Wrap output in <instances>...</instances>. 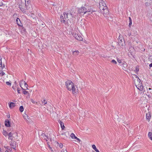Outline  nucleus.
Returning a JSON list of instances; mask_svg holds the SVG:
<instances>
[{"label": "nucleus", "mask_w": 152, "mask_h": 152, "mask_svg": "<svg viewBox=\"0 0 152 152\" xmlns=\"http://www.w3.org/2000/svg\"><path fill=\"white\" fill-rule=\"evenodd\" d=\"M99 8L101 12L102 13L104 16L107 17L109 15V11L105 2L101 0L99 3Z\"/></svg>", "instance_id": "1"}, {"label": "nucleus", "mask_w": 152, "mask_h": 152, "mask_svg": "<svg viewBox=\"0 0 152 152\" xmlns=\"http://www.w3.org/2000/svg\"><path fill=\"white\" fill-rule=\"evenodd\" d=\"M68 15H69V13L64 12L63 13V15H61L60 16V21L61 23H64L65 25H69L68 21Z\"/></svg>", "instance_id": "2"}, {"label": "nucleus", "mask_w": 152, "mask_h": 152, "mask_svg": "<svg viewBox=\"0 0 152 152\" xmlns=\"http://www.w3.org/2000/svg\"><path fill=\"white\" fill-rule=\"evenodd\" d=\"M95 11V10H93L91 9H88L84 6H82L81 8L78 9L77 12L78 13L81 14L83 13V14H85L87 12H91L92 13Z\"/></svg>", "instance_id": "3"}, {"label": "nucleus", "mask_w": 152, "mask_h": 152, "mask_svg": "<svg viewBox=\"0 0 152 152\" xmlns=\"http://www.w3.org/2000/svg\"><path fill=\"white\" fill-rule=\"evenodd\" d=\"M135 76L136 78H137V82L135 83V85L138 90L141 91L143 90V88L142 83H141L140 80L139 78L136 75Z\"/></svg>", "instance_id": "4"}, {"label": "nucleus", "mask_w": 152, "mask_h": 152, "mask_svg": "<svg viewBox=\"0 0 152 152\" xmlns=\"http://www.w3.org/2000/svg\"><path fill=\"white\" fill-rule=\"evenodd\" d=\"M74 83L70 80H68L66 82V86L67 89L69 91H71L72 87H74Z\"/></svg>", "instance_id": "5"}, {"label": "nucleus", "mask_w": 152, "mask_h": 152, "mask_svg": "<svg viewBox=\"0 0 152 152\" xmlns=\"http://www.w3.org/2000/svg\"><path fill=\"white\" fill-rule=\"evenodd\" d=\"M72 35L76 39L79 41L82 40L83 38L80 34L74 33Z\"/></svg>", "instance_id": "6"}, {"label": "nucleus", "mask_w": 152, "mask_h": 152, "mask_svg": "<svg viewBox=\"0 0 152 152\" xmlns=\"http://www.w3.org/2000/svg\"><path fill=\"white\" fill-rule=\"evenodd\" d=\"M16 22L18 25L19 26H21L23 28V26L22 23H21L20 19L18 18H17L16 19Z\"/></svg>", "instance_id": "7"}, {"label": "nucleus", "mask_w": 152, "mask_h": 152, "mask_svg": "<svg viewBox=\"0 0 152 152\" xmlns=\"http://www.w3.org/2000/svg\"><path fill=\"white\" fill-rule=\"evenodd\" d=\"M10 142H11L10 145L11 146L12 148L13 149L15 150L16 148V142L14 141H11Z\"/></svg>", "instance_id": "8"}, {"label": "nucleus", "mask_w": 152, "mask_h": 152, "mask_svg": "<svg viewBox=\"0 0 152 152\" xmlns=\"http://www.w3.org/2000/svg\"><path fill=\"white\" fill-rule=\"evenodd\" d=\"M20 9V10L22 11V12L23 13H25L26 12V10H28V7H26L25 6V8H23V7H22V6H19V7Z\"/></svg>", "instance_id": "9"}, {"label": "nucleus", "mask_w": 152, "mask_h": 152, "mask_svg": "<svg viewBox=\"0 0 152 152\" xmlns=\"http://www.w3.org/2000/svg\"><path fill=\"white\" fill-rule=\"evenodd\" d=\"M41 135L42 136L43 138L46 141H48V137L45 135V133L42 132L41 133Z\"/></svg>", "instance_id": "10"}, {"label": "nucleus", "mask_w": 152, "mask_h": 152, "mask_svg": "<svg viewBox=\"0 0 152 152\" xmlns=\"http://www.w3.org/2000/svg\"><path fill=\"white\" fill-rule=\"evenodd\" d=\"M122 66L123 69L125 70L127 66V64L126 62H124L122 64Z\"/></svg>", "instance_id": "11"}, {"label": "nucleus", "mask_w": 152, "mask_h": 152, "mask_svg": "<svg viewBox=\"0 0 152 152\" xmlns=\"http://www.w3.org/2000/svg\"><path fill=\"white\" fill-rule=\"evenodd\" d=\"M10 122L8 120H6L5 121V126L7 127H10Z\"/></svg>", "instance_id": "12"}, {"label": "nucleus", "mask_w": 152, "mask_h": 152, "mask_svg": "<svg viewBox=\"0 0 152 152\" xmlns=\"http://www.w3.org/2000/svg\"><path fill=\"white\" fill-rule=\"evenodd\" d=\"M146 119L148 120V121H150V118L151 117V114L149 113H147L146 115Z\"/></svg>", "instance_id": "13"}, {"label": "nucleus", "mask_w": 152, "mask_h": 152, "mask_svg": "<svg viewBox=\"0 0 152 152\" xmlns=\"http://www.w3.org/2000/svg\"><path fill=\"white\" fill-rule=\"evenodd\" d=\"M25 6L27 7H28L29 4L30 3V1L29 0H25Z\"/></svg>", "instance_id": "14"}, {"label": "nucleus", "mask_w": 152, "mask_h": 152, "mask_svg": "<svg viewBox=\"0 0 152 152\" xmlns=\"http://www.w3.org/2000/svg\"><path fill=\"white\" fill-rule=\"evenodd\" d=\"M20 87H21L22 89L23 90H24L23 91V94H25V95H26V94H28V91H25V90L26 89H24V88H22L21 87V84L20 83Z\"/></svg>", "instance_id": "15"}, {"label": "nucleus", "mask_w": 152, "mask_h": 152, "mask_svg": "<svg viewBox=\"0 0 152 152\" xmlns=\"http://www.w3.org/2000/svg\"><path fill=\"white\" fill-rule=\"evenodd\" d=\"M79 52L78 50H76L73 51V55L75 56H77L78 55Z\"/></svg>", "instance_id": "16"}, {"label": "nucleus", "mask_w": 152, "mask_h": 152, "mask_svg": "<svg viewBox=\"0 0 152 152\" xmlns=\"http://www.w3.org/2000/svg\"><path fill=\"white\" fill-rule=\"evenodd\" d=\"M15 106V103L11 102L9 105V107L10 108H12Z\"/></svg>", "instance_id": "17"}, {"label": "nucleus", "mask_w": 152, "mask_h": 152, "mask_svg": "<svg viewBox=\"0 0 152 152\" xmlns=\"http://www.w3.org/2000/svg\"><path fill=\"white\" fill-rule=\"evenodd\" d=\"M92 148L96 152H99V151L97 149L95 145H92Z\"/></svg>", "instance_id": "18"}, {"label": "nucleus", "mask_w": 152, "mask_h": 152, "mask_svg": "<svg viewBox=\"0 0 152 152\" xmlns=\"http://www.w3.org/2000/svg\"><path fill=\"white\" fill-rule=\"evenodd\" d=\"M22 82L23 83H24V86L26 87V89L27 90L28 89V85L27 83L26 82L22 80Z\"/></svg>", "instance_id": "19"}, {"label": "nucleus", "mask_w": 152, "mask_h": 152, "mask_svg": "<svg viewBox=\"0 0 152 152\" xmlns=\"http://www.w3.org/2000/svg\"><path fill=\"white\" fill-rule=\"evenodd\" d=\"M148 137L151 140H152V132H149L148 133Z\"/></svg>", "instance_id": "20"}, {"label": "nucleus", "mask_w": 152, "mask_h": 152, "mask_svg": "<svg viewBox=\"0 0 152 152\" xmlns=\"http://www.w3.org/2000/svg\"><path fill=\"white\" fill-rule=\"evenodd\" d=\"M24 110L23 106H21L19 108V110L20 112H23Z\"/></svg>", "instance_id": "21"}, {"label": "nucleus", "mask_w": 152, "mask_h": 152, "mask_svg": "<svg viewBox=\"0 0 152 152\" xmlns=\"http://www.w3.org/2000/svg\"><path fill=\"white\" fill-rule=\"evenodd\" d=\"M60 125L62 129H64L65 128V126L63 122H61Z\"/></svg>", "instance_id": "22"}, {"label": "nucleus", "mask_w": 152, "mask_h": 152, "mask_svg": "<svg viewBox=\"0 0 152 152\" xmlns=\"http://www.w3.org/2000/svg\"><path fill=\"white\" fill-rule=\"evenodd\" d=\"M3 134L5 136H7L8 135L7 132L4 130H3Z\"/></svg>", "instance_id": "23"}, {"label": "nucleus", "mask_w": 152, "mask_h": 152, "mask_svg": "<svg viewBox=\"0 0 152 152\" xmlns=\"http://www.w3.org/2000/svg\"><path fill=\"white\" fill-rule=\"evenodd\" d=\"M72 90V92L73 94H74L75 93H76L75 92L76 89H75V88L74 86V87H72V89H71V90Z\"/></svg>", "instance_id": "24"}, {"label": "nucleus", "mask_w": 152, "mask_h": 152, "mask_svg": "<svg viewBox=\"0 0 152 152\" xmlns=\"http://www.w3.org/2000/svg\"><path fill=\"white\" fill-rule=\"evenodd\" d=\"M70 137L72 139H75V137H76L75 134L73 133H72L71 134Z\"/></svg>", "instance_id": "25"}, {"label": "nucleus", "mask_w": 152, "mask_h": 152, "mask_svg": "<svg viewBox=\"0 0 152 152\" xmlns=\"http://www.w3.org/2000/svg\"><path fill=\"white\" fill-rule=\"evenodd\" d=\"M42 104H43L44 105H45L47 103V102L45 99H44L43 101H42Z\"/></svg>", "instance_id": "26"}, {"label": "nucleus", "mask_w": 152, "mask_h": 152, "mask_svg": "<svg viewBox=\"0 0 152 152\" xmlns=\"http://www.w3.org/2000/svg\"><path fill=\"white\" fill-rule=\"evenodd\" d=\"M68 13H69V15H70L71 16L72 18H75V15H73V14L71 12H70Z\"/></svg>", "instance_id": "27"}, {"label": "nucleus", "mask_w": 152, "mask_h": 152, "mask_svg": "<svg viewBox=\"0 0 152 152\" xmlns=\"http://www.w3.org/2000/svg\"><path fill=\"white\" fill-rule=\"evenodd\" d=\"M23 117L25 119H29V117L26 114H25V115L23 116Z\"/></svg>", "instance_id": "28"}, {"label": "nucleus", "mask_w": 152, "mask_h": 152, "mask_svg": "<svg viewBox=\"0 0 152 152\" xmlns=\"http://www.w3.org/2000/svg\"><path fill=\"white\" fill-rule=\"evenodd\" d=\"M122 40H123L124 41V40L123 39H121L120 40V41L119 40V42H118V43H119V45H123V44H121V42H122Z\"/></svg>", "instance_id": "29"}, {"label": "nucleus", "mask_w": 152, "mask_h": 152, "mask_svg": "<svg viewBox=\"0 0 152 152\" xmlns=\"http://www.w3.org/2000/svg\"><path fill=\"white\" fill-rule=\"evenodd\" d=\"M0 69L1 68L2 69H4V68H5V65L4 64H1V66H0Z\"/></svg>", "instance_id": "30"}, {"label": "nucleus", "mask_w": 152, "mask_h": 152, "mask_svg": "<svg viewBox=\"0 0 152 152\" xmlns=\"http://www.w3.org/2000/svg\"><path fill=\"white\" fill-rule=\"evenodd\" d=\"M0 74L1 75V76H3L5 74V73L2 71H0Z\"/></svg>", "instance_id": "31"}, {"label": "nucleus", "mask_w": 152, "mask_h": 152, "mask_svg": "<svg viewBox=\"0 0 152 152\" xmlns=\"http://www.w3.org/2000/svg\"><path fill=\"white\" fill-rule=\"evenodd\" d=\"M111 62H112L113 63L115 64H117L116 61L115 60H114V59L112 60Z\"/></svg>", "instance_id": "32"}, {"label": "nucleus", "mask_w": 152, "mask_h": 152, "mask_svg": "<svg viewBox=\"0 0 152 152\" xmlns=\"http://www.w3.org/2000/svg\"><path fill=\"white\" fill-rule=\"evenodd\" d=\"M7 135H8L9 137H12V134L11 132H10Z\"/></svg>", "instance_id": "33"}, {"label": "nucleus", "mask_w": 152, "mask_h": 152, "mask_svg": "<svg viewBox=\"0 0 152 152\" xmlns=\"http://www.w3.org/2000/svg\"><path fill=\"white\" fill-rule=\"evenodd\" d=\"M6 84L7 85H11V83L9 82H6Z\"/></svg>", "instance_id": "34"}, {"label": "nucleus", "mask_w": 152, "mask_h": 152, "mask_svg": "<svg viewBox=\"0 0 152 152\" xmlns=\"http://www.w3.org/2000/svg\"><path fill=\"white\" fill-rule=\"evenodd\" d=\"M147 91H149L150 92H151V91H152V89L151 88H149L148 89H147Z\"/></svg>", "instance_id": "35"}, {"label": "nucleus", "mask_w": 152, "mask_h": 152, "mask_svg": "<svg viewBox=\"0 0 152 152\" xmlns=\"http://www.w3.org/2000/svg\"><path fill=\"white\" fill-rule=\"evenodd\" d=\"M4 5L2 1L0 2V7Z\"/></svg>", "instance_id": "36"}, {"label": "nucleus", "mask_w": 152, "mask_h": 152, "mask_svg": "<svg viewBox=\"0 0 152 152\" xmlns=\"http://www.w3.org/2000/svg\"><path fill=\"white\" fill-rule=\"evenodd\" d=\"M63 144L61 143H60L59 144V146L61 148L63 147Z\"/></svg>", "instance_id": "37"}, {"label": "nucleus", "mask_w": 152, "mask_h": 152, "mask_svg": "<svg viewBox=\"0 0 152 152\" xmlns=\"http://www.w3.org/2000/svg\"><path fill=\"white\" fill-rule=\"evenodd\" d=\"M75 139H76V140H77L78 141H80V140L79 138H78L77 137H75Z\"/></svg>", "instance_id": "38"}, {"label": "nucleus", "mask_w": 152, "mask_h": 152, "mask_svg": "<svg viewBox=\"0 0 152 152\" xmlns=\"http://www.w3.org/2000/svg\"><path fill=\"white\" fill-rule=\"evenodd\" d=\"M132 24V21H130L129 22V27H130L131 25Z\"/></svg>", "instance_id": "39"}, {"label": "nucleus", "mask_w": 152, "mask_h": 152, "mask_svg": "<svg viewBox=\"0 0 152 152\" xmlns=\"http://www.w3.org/2000/svg\"><path fill=\"white\" fill-rule=\"evenodd\" d=\"M17 91H18V94L20 93V90L18 88V89H17Z\"/></svg>", "instance_id": "40"}, {"label": "nucleus", "mask_w": 152, "mask_h": 152, "mask_svg": "<svg viewBox=\"0 0 152 152\" xmlns=\"http://www.w3.org/2000/svg\"><path fill=\"white\" fill-rule=\"evenodd\" d=\"M117 61L119 63H121V61L120 60H119L118 59Z\"/></svg>", "instance_id": "41"}, {"label": "nucleus", "mask_w": 152, "mask_h": 152, "mask_svg": "<svg viewBox=\"0 0 152 152\" xmlns=\"http://www.w3.org/2000/svg\"><path fill=\"white\" fill-rule=\"evenodd\" d=\"M129 22L132 21V20L131 17H129Z\"/></svg>", "instance_id": "42"}, {"label": "nucleus", "mask_w": 152, "mask_h": 152, "mask_svg": "<svg viewBox=\"0 0 152 152\" xmlns=\"http://www.w3.org/2000/svg\"><path fill=\"white\" fill-rule=\"evenodd\" d=\"M9 139L11 140H12L13 139V138H12V137H9Z\"/></svg>", "instance_id": "43"}, {"label": "nucleus", "mask_w": 152, "mask_h": 152, "mask_svg": "<svg viewBox=\"0 0 152 152\" xmlns=\"http://www.w3.org/2000/svg\"><path fill=\"white\" fill-rule=\"evenodd\" d=\"M149 66L150 67H152V63H151V64H150L149 65Z\"/></svg>", "instance_id": "44"}, {"label": "nucleus", "mask_w": 152, "mask_h": 152, "mask_svg": "<svg viewBox=\"0 0 152 152\" xmlns=\"http://www.w3.org/2000/svg\"><path fill=\"white\" fill-rule=\"evenodd\" d=\"M58 122L60 124H61V122H62L60 120H59L58 121Z\"/></svg>", "instance_id": "45"}, {"label": "nucleus", "mask_w": 152, "mask_h": 152, "mask_svg": "<svg viewBox=\"0 0 152 152\" xmlns=\"http://www.w3.org/2000/svg\"><path fill=\"white\" fill-rule=\"evenodd\" d=\"M136 71L137 72H138L139 71V69L137 68H136Z\"/></svg>", "instance_id": "46"}, {"label": "nucleus", "mask_w": 152, "mask_h": 152, "mask_svg": "<svg viewBox=\"0 0 152 152\" xmlns=\"http://www.w3.org/2000/svg\"><path fill=\"white\" fill-rule=\"evenodd\" d=\"M131 35V34L130 33L129 34H128V36L129 37H130Z\"/></svg>", "instance_id": "47"}, {"label": "nucleus", "mask_w": 152, "mask_h": 152, "mask_svg": "<svg viewBox=\"0 0 152 152\" xmlns=\"http://www.w3.org/2000/svg\"><path fill=\"white\" fill-rule=\"evenodd\" d=\"M148 2H146L145 3V4L146 5H148Z\"/></svg>", "instance_id": "48"}, {"label": "nucleus", "mask_w": 152, "mask_h": 152, "mask_svg": "<svg viewBox=\"0 0 152 152\" xmlns=\"http://www.w3.org/2000/svg\"><path fill=\"white\" fill-rule=\"evenodd\" d=\"M64 152H67L66 150L64 151Z\"/></svg>", "instance_id": "49"}, {"label": "nucleus", "mask_w": 152, "mask_h": 152, "mask_svg": "<svg viewBox=\"0 0 152 152\" xmlns=\"http://www.w3.org/2000/svg\"><path fill=\"white\" fill-rule=\"evenodd\" d=\"M150 58H151V59L152 58V56H150Z\"/></svg>", "instance_id": "50"}, {"label": "nucleus", "mask_w": 152, "mask_h": 152, "mask_svg": "<svg viewBox=\"0 0 152 152\" xmlns=\"http://www.w3.org/2000/svg\"><path fill=\"white\" fill-rule=\"evenodd\" d=\"M0 152H1V148H0Z\"/></svg>", "instance_id": "51"}, {"label": "nucleus", "mask_w": 152, "mask_h": 152, "mask_svg": "<svg viewBox=\"0 0 152 152\" xmlns=\"http://www.w3.org/2000/svg\"><path fill=\"white\" fill-rule=\"evenodd\" d=\"M7 151H5V152H6V151H7Z\"/></svg>", "instance_id": "52"}, {"label": "nucleus", "mask_w": 152, "mask_h": 152, "mask_svg": "<svg viewBox=\"0 0 152 152\" xmlns=\"http://www.w3.org/2000/svg\"><path fill=\"white\" fill-rule=\"evenodd\" d=\"M94 152V151H93V152Z\"/></svg>", "instance_id": "53"}]
</instances>
